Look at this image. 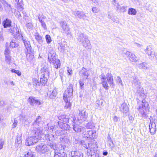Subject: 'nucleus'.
Returning <instances> with one entry per match:
<instances>
[{
    "label": "nucleus",
    "instance_id": "obj_35",
    "mask_svg": "<svg viewBox=\"0 0 157 157\" xmlns=\"http://www.w3.org/2000/svg\"><path fill=\"white\" fill-rule=\"evenodd\" d=\"M74 14L80 18H83L85 16V14L83 12L78 11L74 12Z\"/></svg>",
    "mask_w": 157,
    "mask_h": 157
},
{
    "label": "nucleus",
    "instance_id": "obj_32",
    "mask_svg": "<svg viewBox=\"0 0 157 157\" xmlns=\"http://www.w3.org/2000/svg\"><path fill=\"white\" fill-rule=\"evenodd\" d=\"M34 36L35 39L36 40L39 44H42L43 42L42 37L37 32L35 33Z\"/></svg>",
    "mask_w": 157,
    "mask_h": 157
},
{
    "label": "nucleus",
    "instance_id": "obj_15",
    "mask_svg": "<svg viewBox=\"0 0 157 157\" xmlns=\"http://www.w3.org/2000/svg\"><path fill=\"white\" fill-rule=\"evenodd\" d=\"M79 75L83 78L84 79H87L88 77L90 75L89 71L84 67H82L79 71Z\"/></svg>",
    "mask_w": 157,
    "mask_h": 157
},
{
    "label": "nucleus",
    "instance_id": "obj_24",
    "mask_svg": "<svg viewBox=\"0 0 157 157\" xmlns=\"http://www.w3.org/2000/svg\"><path fill=\"white\" fill-rule=\"evenodd\" d=\"M120 110L124 113H126L129 111V108L127 104L124 102L122 104L120 108Z\"/></svg>",
    "mask_w": 157,
    "mask_h": 157
},
{
    "label": "nucleus",
    "instance_id": "obj_14",
    "mask_svg": "<svg viewBox=\"0 0 157 157\" xmlns=\"http://www.w3.org/2000/svg\"><path fill=\"white\" fill-rule=\"evenodd\" d=\"M28 101L31 105H33L34 104L38 105H40L42 103V101H40L39 100L36 99L35 97L33 96L29 97Z\"/></svg>",
    "mask_w": 157,
    "mask_h": 157
},
{
    "label": "nucleus",
    "instance_id": "obj_25",
    "mask_svg": "<svg viewBox=\"0 0 157 157\" xmlns=\"http://www.w3.org/2000/svg\"><path fill=\"white\" fill-rule=\"evenodd\" d=\"M137 66L140 69L145 70H149L151 69V67L148 64L145 62L138 64Z\"/></svg>",
    "mask_w": 157,
    "mask_h": 157
},
{
    "label": "nucleus",
    "instance_id": "obj_62",
    "mask_svg": "<svg viewBox=\"0 0 157 157\" xmlns=\"http://www.w3.org/2000/svg\"><path fill=\"white\" fill-rule=\"evenodd\" d=\"M41 23V25L43 28L44 29H47V27L46 26V24L44 21L40 22Z\"/></svg>",
    "mask_w": 157,
    "mask_h": 157
},
{
    "label": "nucleus",
    "instance_id": "obj_37",
    "mask_svg": "<svg viewBox=\"0 0 157 157\" xmlns=\"http://www.w3.org/2000/svg\"><path fill=\"white\" fill-rule=\"evenodd\" d=\"M35 156L34 153L31 151L25 152L24 156V157H35Z\"/></svg>",
    "mask_w": 157,
    "mask_h": 157
},
{
    "label": "nucleus",
    "instance_id": "obj_58",
    "mask_svg": "<svg viewBox=\"0 0 157 157\" xmlns=\"http://www.w3.org/2000/svg\"><path fill=\"white\" fill-rule=\"evenodd\" d=\"M4 144V141L2 139H0V150L2 148Z\"/></svg>",
    "mask_w": 157,
    "mask_h": 157
},
{
    "label": "nucleus",
    "instance_id": "obj_8",
    "mask_svg": "<svg viewBox=\"0 0 157 157\" xmlns=\"http://www.w3.org/2000/svg\"><path fill=\"white\" fill-rule=\"evenodd\" d=\"M73 86L70 84L65 90L63 94V99L64 100L67 101V99L70 100L71 97L73 95Z\"/></svg>",
    "mask_w": 157,
    "mask_h": 157
},
{
    "label": "nucleus",
    "instance_id": "obj_30",
    "mask_svg": "<svg viewBox=\"0 0 157 157\" xmlns=\"http://www.w3.org/2000/svg\"><path fill=\"white\" fill-rule=\"evenodd\" d=\"M15 1L17 3V5H15V6L18 10H22L23 9V7L22 5V0H15Z\"/></svg>",
    "mask_w": 157,
    "mask_h": 157
},
{
    "label": "nucleus",
    "instance_id": "obj_7",
    "mask_svg": "<svg viewBox=\"0 0 157 157\" xmlns=\"http://www.w3.org/2000/svg\"><path fill=\"white\" fill-rule=\"evenodd\" d=\"M144 51L145 53L151 59H157V53L153 51L152 45H149L147 46Z\"/></svg>",
    "mask_w": 157,
    "mask_h": 157
},
{
    "label": "nucleus",
    "instance_id": "obj_41",
    "mask_svg": "<svg viewBox=\"0 0 157 157\" xmlns=\"http://www.w3.org/2000/svg\"><path fill=\"white\" fill-rule=\"evenodd\" d=\"M21 143V137H17L15 143V146L18 147Z\"/></svg>",
    "mask_w": 157,
    "mask_h": 157
},
{
    "label": "nucleus",
    "instance_id": "obj_9",
    "mask_svg": "<svg viewBox=\"0 0 157 157\" xmlns=\"http://www.w3.org/2000/svg\"><path fill=\"white\" fill-rule=\"evenodd\" d=\"M40 139V137L38 136H33L28 137L26 139L25 145L28 146L32 145L37 143Z\"/></svg>",
    "mask_w": 157,
    "mask_h": 157
},
{
    "label": "nucleus",
    "instance_id": "obj_29",
    "mask_svg": "<svg viewBox=\"0 0 157 157\" xmlns=\"http://www.w3.org/2000/svg\"><path fill=\"white\" fill-rule=\"evenodd\" d=\"M12 22L10 20L8 19H6V20H4L2 24L4 28H6L7 27H11V23Z\"/></svg>",
    "mask_w": 157,
    "mask_h": 157
},
{
    "label": "nucleus",
    "instance_id": "obj_64",
    "mask_svg": "<svg viewBox=\"0 0 157 157\" xmlns=\"http://www.w3.org/2000/svg\"><path fill=\"white\" fill-rule=\"evenodd\" d=\"M93 126L91 125L90 123H88L86 125V127L87 128L91 129L93 128Z\"/></svg>",
    "mask_w": 157,
    "mask_h": 157
},
{
    "label": "nucleus",
    "instance_id": "obj_45",
    "mask_svg": "<svg viewBox=\"0 0 157 157\" xmlns=\"http://www.w3.org/2000/svg\"><path fill=\"white\" fill-rule=\"evenodd\" d=\"M18 46V44L15 42L12 41L10 44V47L12 48L17 47Z\"/></svg>",
    "mask_w": 157,
    "mask_h": 157
},
{
    "label": "nucleus",
    "instance_id": "obj_5",
    "mask_svg": "<svg viewBox=\"0 0 157 157\" xmlns=\"http://www.w3.org/2000/svg\"><path fill=\"white\" fill-rule=\"evenodd\" d=\"M40 82L36 78L33 79V84L34 86L37 88L40 86L44 85L46 83L48 77H41L40 76Z\"/></svg>",
    "mask_w": 157,
    "mask_h": 157
},
{
    "label": "nucleus",
    "instance_id": "obj_21",
    "mask_svg": "<svg viewBox=\"0 0 157 157\" xmlns=\"http://www.w3.org/2000/svg\"><path fill=\"white\" fill-rule=\"evenodd\" d=\"M149 129L151 135L154 134L156 131V125L155 123L150 122L149 124Z\"/></svg>",
    "mask_w": 157,
    "mask_h": 157
},
{
    "label": "nucleus",
    "instance_id": "obj_33",
    "mask_svg": "<svg viewBox=\"0 0 157 157\" xmlns=\"http://www.w3.org/2000/svg\"><path fill=\"white\" fill-rule=\"evenodd\" d=\"M45 138L47 141L53 142L55 140V137L52 134H47L45 136Z\"/></svg>",
    "mask_w": 157,
    "mask_h": 157
},
{
    "label": "nucleus",
    "instance_id": "obj_11",
    "mask_svg": "<svg viewBox=\"0 0 157 157\" xmlns=\"http://www.w3.org/2000/svg\"><path fill=\"white\" fill-rule=\"evenodd\" d=\"M36 150L38 152L42 153H45L48 150L47 145L43 144L37 145L36 146Z\"/></svg>",
    "mask_w": 157,
    "mask_h": 157
},
{
    "label": "nucleus",
    "instance_id": "obj_16",
    "mask_svg": "<svg viewBox=\"0 0 157 157\" xmlns=\"http://www.w3.org/2000/svg\"><path fill=\"white\" fill-rule=\"evenodd\" d=\"M66 42L63 39H62L58 43V49L60 52H63L65 51Z\"/></svg>",
    "mask_w": 157,
    "mask_h": 157
},
{
    "label": "nucleus",
    "instance_id": "obj_49",
    "mask_svg": "<svg viewBox=\"0 0 157 157\" xmlns=\"http://www.w3.org/2000/svg\"><path fill=\"white\" fill-rule=\"evenodd\" d=\"M5 61L8 64H10L11 61V57L10 55L5 56Z\"/></svg>",
    "mask_w": 157,
    "mask_h": 157
},
{
    "label": "nucleus",
    "instance_id": "obj_56",
    "mask_svg": "<svg viewBox=\"0 0 157 157\" xmlns=\"http://www.w3.org/2000/svg\"><path fill=\"white\" fill-rule=\"evenodd\" d=\"M79 83L80 85V88L81 89L83 88V86L84 85V83L83 81L82 80H79Z\"/></svg>",
    "mask_w": 157,
    "mask_h": 157
},
{
    "label": "nucleus",
    "instance_id": "obj_50",
    "mask_svg": "<svg viewBox=\"0 0 157 157\" xmlns=\"http://www.w3.org/2000/svg\"><path fill=\"white\" fill-rule=\"evenodd\" d=\"M63 133V131L61 130H59L55 132L56 135L57 136L62 135Z\"/></svg>",
    "mask_w": 157,
    "mask_h": 157
},
{
    "label": "nucleus",
    "instance_id": "obj_63",
    "mask_svg": "<svg viewBox=\"0 0 157 157\" xmlns=\"http://www.w3.org/2000/svg\"><path fill=\"white\" fill-rule=\"evenodd\" d=\"M20 119L21 121H25V116L23 115H20Z\"/></svg>",
    "mask_w": 157,
    "mask_h": 157
},
{
    "label": "nucleus",
    "instance_id": "obj_17",
    "mask_svg": "<svg viewBox=\"0 0 157 157\" xmlns=\"http://www.w3.org/2000/svg\"><path fill=\"white\" fill-rule=\"evenodd\" d=\"M125 54L127 56V58L131 61L135 62L137 61L138 60L137 57L132 52L128 51H127Z\"/></svg>",
    "mask_w": 157,
    "mask_h": 157
},
{
    "label": "nucleus",
    "instance_id": "obj_26",
    "mask_svg": "<svg viewBox=\"0 0 157 157\" xmlns=\"http://www.w3.org/2000/svg\"><path fill=\"white\" fill-rule=\"evenodd\" d=\"M25 53L26 54V57L28 60L29 61H32L34 58V55L32 53V50L30 51H25Z\"/></svg>",
    "mask_w": 157,
    "mask_h": 157
},
{
    "label": "nucleus",
    "instance_id": "obj_12",
    "mask_svg": "<svg viewBox=\"0 0 157 157\" xmlns=\"http://www.w3.org/2000/svg\"><path fill=\"white\" fill-rule=\"evenodd\" d=\"M21 39L23 41L25 48V51H29L30 52V50L32 49L29 41L28 40L27 37L23 36L21 37Z\"/></svg>",
    "mask_w": 157,
    "mask_h": 157
},
{
    "label": "nucleus",
    "instance_id": "obj_39",
    "mask_svg": "<svg viewBox=\"0 0 157 157\" xmlns=\"http://www.w3.org/2000/svg\"><path fill=\"white\" fill-rule=\"evenodd\" d=\"M116 7L117 10H119L121 12H124L126 10L127 6H122L121 7L120 5L118 4H117Z\"/></svg>",
    "mask_w": 157,
    "mask_h": 157
},
{
    "label": "nucleus",
    "instance_id": "obj_18",
    "mask_svg": "<svg viewBox=\"0 0 157 157\" xmlns=\"http://www.w3.org/2000/svg\"><path fill=\"white\" fill-rule=\"evenodd\" d=\"M83 137L85 138H93L94 139L95 138L96 132L94 131L89 130L87 131L86 132H83Z\"/></svg>",
    "mask_w": 157,
    "mask_h": 157
},
{
    "label": "nucleus",
    "instance_id": "obj_51",
    "mask_svg": "<svg viewBox=\"0 0 157 157\" xmlns=\"http://www.w3.org/2000/svg\"><path fill=\"white\" fill-rule=\"evenodd\" d=\"M46 41L48 44L50 43L52 41L50 36L49 35H47L45 36Z\"/></svg>",
    "mask_w": 157,
    "mask_h": 157
},
{
    "label": "nucleus",
    "instance_id": "obj_23",
    "mask_svg": "<svg viewBox=\"0 0 157 157\" xmlns=\"http://www.w3.org/2000/svg\"><path fill=\"white\" fill-rule=\"evenodd\" d=\"M72 128L74 130L77 132H81L82 131H85L86 128L77 124H73Z\"/></svg>",
    "mask_w": 157,
    "mask_h": 157
},
{
    "label": "nucleus",
    "instance_id": "obj_4",
    "mask_svg": "<svg viewBox=\"0 0 157 157\" xmlns=\"http://www.w3.org/2000/svg\"><path fill=\"white\" fill-rule=\"evenodd\" d=\"M9 31L12 34L14 37L17 39H21L23 36L22 33L19 27L17 25H14L13 27H11L9 30Z\"/></svg>",
    "mask_w": 157,
    "mask_h": 157
},
{
    "label": "nucleus",
    "instance_id": "obj_47",
    "mask_svg": "<svg viewBox=\"0 0 157 157\" xmlns=\"http://www.w3.org/2000/svg\"><path fill=\"white\" fill-rule=\"evenodd\" d=\"M38 18L40 22L44 21L43 20L46 18L45 16H44L43 14L40 15V14L38 15Z\"/></svg>",
    "mask_w": 157,
    "mask_h": 157
},
{
    "label": "nucleus",
    "instance_id": "obj_22",
    "mask_svg": "<svg viewBox=\"0 0 157 157\" xmlns=\"http://www.w3.org/2000/svg\"><path fill=\"white\" fill-rule=\"evenodd\" d=\"M49 71L47 67H44L42 69L40 75L41 77H49Z\"/></svg>",
    "mask_w": 157,
    "mask_h": 157
},
{
    "label": "nucleus",
    "instance_id": "obj_44",
    "mask_svg": "<svg viewBox=\"0 0 157 157\" xmlns=\"http://www.w3.org/2000/svg\"><path fill=\"white\" fill-rule=\"evenodd\" d=\"M48 127H46L45 129L50 132H53L54 128L55 126H50L48 124H47Z\"/></svg>",
    "mask_w": 157,
    "mask_h": 157
},
{
    "label": "nucleus",
    "instance_id": "obj_10",
    "mask_svg": "<svg viewBox=\"0 0 157 157\" xmlns=\"http://www.w3.org/2000/svg\"><path fill=\"white\" fill-rule=\"evenodd\" d=\"M33 131L32 133L35 134V135L36 136H38L40 137V139L41 138V136L43 135L45 132V130L43 128L40 127H36V126H35Z\"/></svg>",
    "mask_w": 157,
    "mask_h": 157
},
{
    "label": "nucleus",
    "instance_id": "obj_48",
    "mask_svg": "<svg viewBox=\"0 0 157 157\" xmlns=\"http://www.w3.org/2000/svg\"><path fill=\"white\" fill-rule=\"evenodd\" d=\"M117 82L118 84L123 86L122 81L119 76H117L116 79Z\"/></svg>",
    "mask_w": 157,
    "mask_h": 157
},
{
    "label": "nucleus",
    "instance_id": "obj_54",
    "mask_svg": "<svg viewBox=\"0 0 157 157\" xmlns=\"http://www.w3.org/2000/svg\"><path fill=\"white\" fill-rule=\"evenodd\" d=\"M11 72L16 73L18 76H20L21 75V72L18 70H17L14 69H12L11 70Z\"/></svg>",
    "mask_w": 157,
    "mask_h": 157
},
{
    "label": "nucleus",
    "instance_id": "obj_40",
    "mask_svg": "<svg viewBox=\"0 0 157 157\" xmlns=\"http://www.w3.org/2000/svg\"><path fill=\"white\" fill-rule=\"evenodd\" d=\"M136 10L132 8H129L128 10V13L129 15H136Z\"/></svg>",
    "mask_w": 157,
    "mask_h": 157
},
{
    "label": "nucleus",
    "instance_id": "obj_28",
    "mask_svg": "<svg viewBox=\"0 0 157 157\" xmlns=\"http://www.w3.org/2000/svg\"><path fill=\"white\" fill-rule=\"evenodd\" d=\"M58 117L59 120L66 123L68 122L69 119V116L65 115L59 116Z\"/></svg>",
    "mask_w": 157,
    "mask_h": 157
},
{
    "label": "nucleus",
    "instance_id": "obj_46",
    "mask_svg": "<svg viewBox=\"0 0 157 157\" xmlns=\"http://www.w3.org/2000/svg\"><path fill=\"white\" fill-rule=\"evenodd\" d=\"M101 83L103 87L106 90L108 89V84L106 81V80L101 81Z\"/></svg>",
    "mask_w": 157,
    "mask_h": 157
},
{
    "label": "nucleus",
    "instance_id": "obj_13",
    "mask_svg": "<svg viewBox=\"0 0 157 157\" xmlns=\"http://www.w3.org/2000/svg\"><path fill=\"white\" fill-rule=\"evenodd\" d=\"M60 25L63 30V32L67 35H71V32L69 27L67 25V23L64 21L60 22Z\"/></svg>",
    "mask_w": 157,
    "mask_h": 157
},
{
    "label": "nucleus",
    "instance_id": "obj_2",
    "mask_svg": "<svg viewBox=\"0 0 157 157\" xmlns=\"http://www.w3.org/2000/svg\"><path fill=\"white\" fill-rule=\"evenodd\" d=\"M77 39L80 44L86 49H91L92 47L88 36L82 33H80L78 35Z\"/></svg>",
    "mask_w": 157,
    "mask_h": 157
},
{
    "label": "nucleus",
    "instance_id": "obj_61",
    "mask_svg": "<svg viewBox=\"0 0 157 157\" xmlns=\"http://www.w3.org/2000/svg\"><path fill=\"white\" fill-rule=\"evenodd\" d=\"M99 10V9L96 7H93L92 8V11L94 13H97Z\"/></svg>",
    "mask_w": 157,
    "mask_h": 157
},
{
    "label": "nucleus",
    "instance_id": "obj_52",
    "mask_svg": "<svg viewBox=\"0 0 157 157\" xmlns=\"http://www.w3.org/2000/svg\"><path fill=\"white\" fill-rule=\"evenodd\" d=\"M79 144L83 146L84 147L86 148L87 147V144H86V143L85 141H84V140H80L79 142Z\"/></svg>",
    "mask_w": 157,
    "mask_h": 157
},
{
    "label": "nucleus",
    "instance_id": "obj_55",
    "mask_svg": "<svg viewBox=\"0 0 157 157\" xmlns=\"http://www.w3.org/2000/svg\"><path fill=\"white\" fill-rule=\"evenodd\" d=\"M63 125H64V126L63 127V128L62 129L65 130H69V129L70 127L68 124L65 123Z\"/></svg>",
    "mask_w": 157,
    "mask_h": 157
},
{
    "label": "nucleus",
    "instance_id": "obj_6",
    "mask_svg": "<svg viewBox=\"0 0 157 157\" xmlns=\"http://www.w3.org/2000/svg\"><path fill=\"white\" fill-rule=\"evenodd\" d=\"M97 143L94 141H90L87 144L86 149H88L87 151V155H94V150L95 148L97 146Z\"/></svg>",
    "mask_w": 157,
    "mask_h": 157
},
{
    "label": "nucleus",
    "instance_id": "obj_42",
    "mask_svg": "<svg viewBox=\"0 0 157 157\" xmlns=\"http://www.w3.org/2000/svg\"><path fill=\"white\" fill-rule=\"evenodd\" d=\"M4 6L5 10H7V11H10L11 10V5L8 4L6 2L4 4Z\"/></svg>",
    "mask_w": 157,
    "mask_h": 157
},
{
    "label": "nucleus",
    "instance_id": "obj_31",
    "mask_svg": "<svg viewBox=\"0 0 157 157\" xmlns=\"http://www.w3.org/2000/svg\"><path fill=\"white\" fill-rule=\"evenodd\" d=\"M42 124L41 117L40 116H38L33 123V126H40Z\"/></svg>",
    "mask_w": 157,
    "mask_h": 157
},
{
    "label": "nucleus",
    "instance_id": "obj_43",
    "mask_svg": "<svg viewBox=\"0 0 157 157\" xmlns=\"http://www.w3.org/2000/svg\"><path fill=\"white\" fill-rule=\"evenodd\" d=\"M67 101H66L65 100H64L66 102V105L64 106V108L65 109L70 108L71 106L70 102L69 101L70 100L67 99Z\"/></svg>",
    "mask_w": 157,
    "mask_h": 157
},
{
    "label": "nucleus",
    "instance_id": "obj_60",
    "mask_svg": "<svg viewBox=\"0 0 157 157\" xmlns=\"http://www.w3.org/2000/svg\"><path fill=\"white\" fill-rule=\"evenodd\" d=\"M58 125L59 126V127L60 128L62 129L63 128V127L64 126V125L63 124H64L65 123H64L61 122H58Z\"/></svg>",
    "mask_w": 157,
    "mask_h": 157
},
{
    "label": "nucleus",
    "instance_id": "obj_34",
    "mask_svg": "<svg viewBox=\"0 0 157 157\" xmlns=\"http://www.w3.org/2000/svg\"><path fill=\"white\" fill-rule=\"evenodd\" d=\"M71 153L74 154L72 157H83V153L77 150L72 151Z\"/></svg>",
    "mask_w": 157,
    "mask_h": 157
},
{
    "label": "nucleus",
    "instance_id": "obj_36",
    "mask_svg": "<svg viewBox=\"0 0 157 157\" xmlns=\"http://www.w3.org/2000/svg\"><path fill=\"white\" fill-rule=\"evenodd\" d=\"M60 140L61 142L67 144H69L70 143V140L66 136H61L60 138Z\"/></svg>",
    "mask_w": 157,
    "mask_h": 157
},
{
    "label": "nucleus",
    "instance_id": "obj_3",
    "mask_svg": "<svg viewBox=\"0 0 157 157\" xmlns=\"http://www.w3.org/2000/svg\"><path fill=\"white\" fill-rule=\"evenodd\" d=\"M48 58L50 63L53 64L55 68L58 69L60 67V61L57 58L56 53L54 50H52L49 52Z\"/></svg>",
    "mask_w": 157,
    "mask_h": 157
},
{
    "label": "nucleus",
    "instance_id": "obj_20",
    "mask_svg": "<svg viewBox=\"0 0 157 157\" xmlns=\"http://www.w3.org/2000/svg\"><path fill=\"white\" fill-rule=\"evenodd\" d=\"M57 94L56 90L54 88L49 89L47 93L48 97L51 99L54 98L56 96Z\"/></svg>",
    "mask_w": 157,
    "mask_h": 157
},
{
    "label": "nucleus",
    "instance_id": "obj_27",
    "mask_svg": "<svg viewBox=\"0 0 157 157\" xmlns=\"http://www.w3.org/2000/svg\"><path fill=\"white\" fill-rule=\"evenodd\" d=\"M106 78L109 84L111 86L113 84V80L112 75L110 73H108L106 75Z\"/></svg>",
    "mask_w": 157,
    "mask_h": 157
},
{
    "label": "nucleus",
    "instance_id": "obj_1",
    "mask_svg": "<svg viewBox=\"0 0 157 157\" xmlns=\"http://www.w3.org/2000/svg\"><path fill=\"white\" fill-rule=\"evenodd\" d=\"M146 97V95L142 93L140 95L138 99H137L138 103L141 102V104L139 105V109L143 116L145 115V112L148 111L149 109L148 103L145 100Z\"/></svg>",
    "mask_w": 157,
    "mask_h": 157
},
{
    "label": "nucleus",
    "instance_id": "obj_38",
    "mask_svg": "<svg viewBox=\"0 0 157 157\" xmlns=\"http://www.w3.org/2000/svg\"><path fill=\"white\" fill-rule=\"evenodd\" d=\"M132 85L136 88H138L140 85V83L139 82V80L136 77L133 78Z\"/></svg>",
    "mask_w": 157,
    "mask_h": 157
},
{
    "label": "nucleus",
    "instance_id": "obj_19",
    "mask_svg": "<svg viewBox=\"0 0 157 157\" xmlns=\"http://www.w3.org/2000/svg\"><path fill=\"white\" fill-rule=\"evenodd\" d=\"M79 115L80 117V119L82 121H86L88 115V113H86V109H84L81 110H79Z\"/></svg>",
    "mask_w": 157,
    "mask_h": 157
},
{
    "label": "nucleus",
    "instance_id": "obj_57",
    "mask_svg": "<svg viewBox=\"0 0 157 157\" xmlns=\"http://www.w3.org/2000/svg\"><path fill=\"white\" fill-rule=\"evenodd\" d=\"M18 123V121L17 120L14 119V122H13V124L12 125V128H14L16 127Z\"/></svg>",
    "mask_w": 157,
    "mask_h": 157
},
{
    "label": "nucleus",
    "instance_id": "obj_53",
    "mask_svg": "<svg viewBox=\"0 0 157 157\" xmlns=\"http://www.w3.org/2000/svg\"><path fill=\"white\" fill-rule=\"evenodd\" d=\"M10 53V51L8 48L6 47L5 51L4 54L5 56H9Z\"/></svg>",
    "mask_w": 157,
    "mask_h": 157
},
{
    "label": "nucleus",
    "instance_id": "obj_59",
    "mask_svg": "<svg viewBox=\"0 0 157 157\" xmlns=\"http://www.w3.org/2000/svg\"><path fill=\"white\" fill-rule=\"evenodd\" d=\"M99 78H100L101 81L106 80L105 75L104 74H102L100 76Z\"/></svg>",
    "mask_w": 157,
    "mask_h": 157
}]
</instances>
